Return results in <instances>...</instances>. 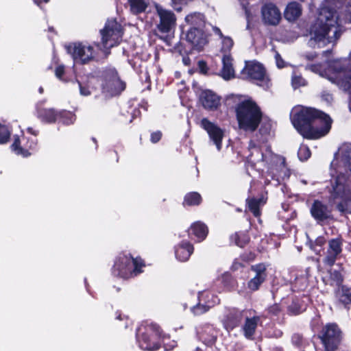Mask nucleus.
Segmentation results:
<instances>
[{
  "label": "nucleus",
  "instance_id": "4d7b16f0",
  "mask_svg": "<svg viewBox=\"0 0 351 351\" xmlns=\"http://www.w3.org/2000/svg\"><path fill=\"white\" fill-rule=\"evenodd\" d=\"M337 208L341 213H343L346 210V208H345V206H344L343 203L339 204L337 205Z\"/></svg>",
  "mask_w": 351,
  "mask_h": 351
},
{
  "label": "nucleus",
  "instance_id": "58836bf2",
  "mask_svg": "<svg viewBox=\"0 0 351 351\" xmlns=\"http://www.w3.org/2000/svg\"><path fill=\"white\" fill-rule=\"evenodd\" d=\"M10 129L6 125L0 123V144L6 143L10 138Z\"/></svg>",
  "mask_w": 351,
  "mask_h": 351
},
{
  "label": "nucleus",
  "instance_id": "a878e982",
  "mask_svg": "<svg viewBox=\"0 0 351 351\" xmlns=\"http://www.w3.org/2000/svg\"><path fill=\"white\" fill-rule=\"evenodd\" d=\"M223 67L220 75L225 80H229L234 77V70L232 66V58L229 54H225L222 58Z\"/></svg>",
  "mask_w": 351,
  "mask_h": 351
},
{
  "label": "nucleus",
  "instance_id": "72a5a7b5",
  "mask_svg": "<svg viewBox=\"0 0 351 351\" xmlns=\"http://www.w3.org/2000/svg\"><path fill=\"white\" fill-rule=\"evenodd\" d=\"M247 202L249 210L253 213V215L255 217H258L261 214L259 210L260 206L264 204L262 199L252 198L248 199Z\"/></svg>",
  "mask_w": 351,
  "mask_h": 351
},
{
  "label": "nucleus",
  "instance_id": "338daca9",
  "mask_svg": "<svg viewBox=\"0 0 351 351\" xmlns=\"http://www.w3.org/2000/svg\"><path fill=\"white\" fill-rule=\"evenodd\" d=\"M195 351H202V350H201V349H199V348H197L195 350Z\"/></svg>",
  "mask_w": 351,
  "mask_h": 351
},
{
  "label": "nucleus",
  "instance_id": "aec40b11",
  "mask_svg": "<svg viewBox=\"0 0 351 351\" xmlns=\"http://www.w3.org/2000/svg\"><path fill=\"white\" fill-rule=\"evenodd\" d=\"M200 101L204 108L216 110L221 104L220 97L210 90H204L200 95Z\"/></svg>",
  "mask_w": 351,
  "mask_h": 351
},
{
  "label": "nucleus",
  "instance_id": "bb28decb",
  "mask_svg": "<svg viewBox=\"0 0 351 351\" xmlns=\"http://www.w3.org/2000/svg\"><path fill=\"white\" fill-rule=\"evenodd\" d=\"M207 234V227L200 221L193 223L189 230V234L194 235L199 241L204 240Z\"/></svg>",
  "mask_w": 351,
  "mask_h": 351
},
{
  "label": "nucleus",
  "instance_id": "9b49d317",
  "mask_svg": "<svg viewBox=\"0 0 351 351\" xmlns=\"http://www.w3.org/2000/svg\"><path fill=\"white\" fill-rule=\"evenodd\" d=\"M243 76L255 81L257 85L267 89L270 86V80L263 66L258 62L250 61L245 63L242 71Z\"/></svg>",
  "mask_w": 351,
  "mask_h": 351
},
{
  "label": "nucleus",
  "instance_id": "864d4df0",
  "mask_svg": "<svg viewBox=\"0 0 351 351\" xmlns=\"http://www.w3.org/2000/svg\"><path fill=\"white\" fill-rule=\"evenodd\" d=\"M325 243V239L323 237H318L315 243L317 245L322 246Z\"/></svg>",
  "mask_w": 351,
  "mask_h": 351
},
{
  "label": "nucleus",
  "instance_id": "de8ad7c7",
  "mask_svg": "<svg viewBox=\"0 0 351 351\" xmlns=\"http://www.w3.org/2000/svg\"><path fill=\"white\" fill-rule=\"evenodd\" d=\"M275 59H276L277 66L278 68L284 67L285 62H284L283 60L281 58L280 54L277 52L276 53V55H275Z\"/></svg>",
  "mask_w": 351,
  "mask_h": 351
},
{
  "label": "nucleus",
  "instance_id": "13d9d810",
  "mask_svg": "<svg viewBox=\"0 0 351 351\" xmlns=\"http://www.w3.org/2000/svg\"><path fill=\"white\" fill-rule=\"evenodd\" d=\"M27 131L28 132H29L30 134H33L34 136V137L36 138V136L38 134V131L36 130H34V129L32 128H28L27 129Z\"/></svg>",
  "mask_w": 351,
  "mask_h": 351
},
{
  "label": "nucleus",
  "instance_id": "39448f33",
  "mask_svg": "<svg viewBox=\"0 0 351 351\" xmlns=\"http://www.w3.org/2000/svg\"><path fill=\"white\" fill-rule=\"evenodd\" d=\"M140 328L137 332V339L139 347L145 350L153 351L159 348L160 343H163L165 350H171L176 346V342L172 341L169 344L166 341L169 340V337L162 336V332L158 325L151 324L146 326L145 332Z\"/></svg>",
  "mask_w": 351,
  "mask_h": 351
},
{
  "label": "nucleus",
  "instance_id": "423d86ee",
  "mask_svg": "<svg viewBox=\"0 0 351 351\" xmlns=\"http://www.w3.org/2000/svg\"><path fill=\"white\" fill-rule=\"evenodd\" d=\"M145 264L142 259L134 258L130 254H120L116 259L112 268L114 276L128 279L141 274Z\"/></svg>",
  "mask_w": 351,
  "mask_h": 351
},
{
  "label": "nucleus",
  "instance_id": "393cba45",
  "mask_svg": "<svg viewBox=\"0 0 351 351\" xmlns=\"http://www.w3.org/2000/svg\"><path fill=\"white\" fill-rule=\"evenodd\" d=\"M60 110L54 108H43L37 110L38 117L45 123H51L59 121Z\"/></svg>",
  "mask_w": 351,
  "mask_h": 351
},
{
  "label": "nucleus",
  "instance_id": "0e129e2a",
  "mask_svg": "<svg viewBox=\"0 0 351 351\" xmlns=\"http://www.w3.org/2000/svg\"><path fill=\"white\" fill-rule=\"evenodd\" d=\"M39 93H43V88L42 87H40V88H39Z\"/></svg>",
  "mask_w": 351,
  "mask_h": 351
},
{
  "label": "nucleus",
  "instance_id": "4c0bfd02",
  "mask_svg": "<svg viewBox=\"0 0 351 351\" xmlns=\"http://www.w3.org/2000/svg\"><path fill=\"white\" fill-rule=\"evenodd\" d=\"M206 332H208L210 335L209 337H206L205 336V334H203L201 336V339L204 341V342L208 345L211 346L213 345L216 340V332L211 328H208L206 330Z\"/></svg>",
  "mask_w": 351,
  "mask_h": 351
},
{
  "label": "nucleus",
  "instance_id": "20e7f679",
  "mask_svg": "<svg viewBox=\"0 0 351 351\" xmlns=\"http://www.w3.org/2000/svg\"><path fill=\"white\" fill-rule=\"evenodd\" d=\"M239 102L235 106V113L240 129L254 132L258 128L262 112L256 103L247 96H239Z\"/></svg>",
  "mask_w": 351,
  "mask_h": 351
},
{
  "label": "nucleus",
  "instance_id": "ea45409f",
  "mask_svg": "<svg viewBox=\"0 0 351 351\" xmlns=\"http://www.w3.org/2000/svg\"><path fill=\"white\" fill-rule=\"evenodd\" d=\"M193 0H171V6L177 12H181L183 6L188 5Z\"/></svg>",
  "mask_w": 351,
  "mask_h": 351
},
{
  "label": "nucleus",
  "instance_id": "79ce46f5",
  "mask_svg": "<svg viewBox=\"0 0 351 351\" xmlns=\"http://www.w3.org/2000/svg\"><path fill=\"white\" fill-rule=\"evenodd\" d=\"M221 39H222L221 50L223 52L230 51V50L232 49L233 44H234L232 39L229 36H223V38H221Z\"/></svg>",
  "mask_w": 351,
  "mask_h": 351
},
{
  "label": "nucleus",
  "instance_id": "c756f323",
  "mask_svg": "<svg viewBox=\"0 0 351 351\" xmlns=\"http://www.w3.org/2000/svg\"><path fill=\"white\" fill-rule=\"evenodd\" d=\"M130 11L135 14L145 12L149 4V0H128Z\"/></svg>",
  "mask_w": 351,
  "mask_h": 351
},
{
  "label": "nucleus",
  "instance_id": "c03bdc74",
  "mask_svg": "<svg viewBox=\"0 0 351 351\" xmlns=\"http://www.w3.org/2000/svg\"><path fill=\"white\" fill-rule=\"evenodd\" d=\"M339 301L347 305L351 304V293L349 291H342L341 295H339Z\"/></svg>",
  "mask_w": 351,
  "mask_h": 351
},
{
  "label": "nucleus",
  "instance_id": "cd10ccee",
  "mask_svg": "<svg viewBox=\"0 0 351 351\" xmlns=\"http://www.w3.org/2000/svg\"><path fill=\"white\" fill-rule=\"evenodd\" d=\"M342 180L341 178L338 177L332 185L333 191L332 195L334 199L341 198L346 199L348 198V191Z\"/></svg>",
  "mask_w": 351,
  "mask_h": 351
},
{
  "label": "nucleus",
  "instance_id": "09e8293b",
  "mask_svg": "<svg viewBox=\"0 0 351 351\" xmlns=\"http://www.w3.org/2000/svg\"><path fill=\"white\" fill-rule=\"evenodd\" d=\"M64 68L63 66H58L56 69V71H55V73H56V76L60 79V80H62V76L64 73Z\"/></svg>",
  "mask_w": 351,
  "mask_h": 351
},
{
  "label": "nucleus",
  "instance_id": "f257e3e1",
  "mask_svg": "<svg viewBox=\"0 0 351 351\" xmlns=\"http://www.w3.org/2000/svg\"><path fill=\"white\" fill-rule=\"evenodd\" d=\"M343 23H351V2L325 0L320 5L316 20L308 30V46L322 48L335 43L341 36Z\"/></svg>",
  "mask_w": 351,
  "mask_h": 351
},
{
  "label": "nucleus",
  "instance_id": "f704fd0d",
  "mask_svg": "<svg viewBox=\"0 0 351 351\" xmlns=\"http://www.w3.org/2000/svg\"><path fill=\"white\" fill-rule=\"evenodd\" d=\"M231 240L234 241L237 245L243 247L248 243L250 238L246 233L239 232L232 235Z\"/></svg>",
  "mask_w": 351,
  "mask_h": 351
},
{
  "label": "nucleus",
  "instance_id": "dca6fc26",
  "mask_svg": "<svg viewBox=\"0 0 351 351\" xmlns=\"http://www.w3.org/2000/svg\"><path fill=\"white\" fill-rule=\"evenodd\" d=\"M261 16L263 23L268 25H278L282 19L281 12L273 3H267L261 8Z\"/></svg>",
  "mask_w": 351,
  "mask_h": 351
},
{
  "label": "nucleus",
  "instance_id": "5701e85b",
  "mask_svg": "<svg viewBox=\"0 0 351 351\" xmlns=\"http://www.w3.org/2000/svg\"><path fill=\"white\" fill-rule=\"evenodd\" d=\"M302 14V5L296 1L289 3L284 10V17L289 22L296 21Z\"/></svg>",
  "mask_w": 351,
  "mask_h": 351
},
{
  "label": "nucleus",
  "instance_id": "774afa93",
  "mask_svg": "<svg viewBox=\"0 0 351 351\" xmlns=\"http://www.w3.org/2000/svg\"><path fill=\"white\" fill-rule=\"evenodd\" d=\"M225 277L228 278H229V277H230V276H229L228 274H226V275H225Z\"/></svg>",
  "mask_w": 351,
  "mask_h": 351
},
{
  "label": "nucleus",
  "instance_id": "4468645a",
  "mask_svg": "<svg viewBox=\"0 0 351 351\" xmlns=\"http://www.w3.org/2000/svg\"><path fill=\"white\" fill-rule=\"evenodd\" d=\"M156 12L159 16L160 21L157 25L158 29L162 33H168L176 26V16L175 14L169 10L163 8L157 5Z\"/></svg>",
  "mask_w": 351,
  "mask_h": 351
},
{
  "label": "nucleus",
  "instance_id": "6e6d98bb",
  "mask_svg": "<svg viewBox=\"0 0 351 351\" xmlns=\"http://www.w3.org/2000/svg\"><path fill=\"white\" fill-rule=\"evenodd\" d=\"M213 30H214V32H215L216 34L219 35V36L221 38L223 37V35L222 34V33H221V30H220V29H219V28H218V27H214V28H213Z\"/></svg>",
  "mask_w": 351,
  "mask_h": 351
},
{
  "label": "nucleus",
  "instance_id": "7ed1b4c3",
  "mask_svg": "<svg viewBox=\"0 0 351 351\" xmlns=\"http://www.w3.org/2000/svg\"><path fill=\"white\" fill-rule=\"evenodd\" d=\"M346 58L338 59L327 63V68L322 64H308L306 69L326 77L339 88L350 95L349 108L351 112V65Z\"/></svg>",
  "mask_w": 351,
  "mask_h": 351
},
{
  "label": "nucleus",
  "instance_id": "a18cd8bd",
  "mask_svg": "<svg viewBox=\"0 0 351 351\" xmlns=\"http://www.w3.org/2000/svg\"><path fill=\"white\" fill-rule=\"evenodd\" d=\"M292 343L296 346H300L302 341V337L298 334H295L292 336Z\"/></svg>",
  "mask_w": 351,
  "mask_h": 351
},
{
  "label": "nucleus",
  "instance_id": "b1692460",
  "mask_svg": "<svg viewBox=\"0 0 351 351\" xmlns=\"http://www.w3.org/2000/svg\"><path fill=\"white\" fill-rule=\"evenodd\" d=\"M193 252V245L188 241H182L175 247L176 258L180 262H185Z\"/></svg>",
  "mask_w": 351,
  "mask_h": 351
},
{
  "label": "nucleus",
  "instance_id": "e2e57ef3",
  "mask_svg": "<svg viewBox=\"0 0 351 351\" xmlns=\"http://www.w3.org/2000/svg\"><path fill=\"white\" fill-rule=\"evenodd\" d=\"M243 258L245 262H247V261H249L252 260L253 258L252 257V258H247V259H245V258Z\"/></svg>",
  "mask_w": 351,
  "mask_h": 351
},
{
  "label": "nucleus",
  "instance_id": "9d476101",
  "mask_svg": "<svg viewBox=\"0 0 351 351\" xmlns=\"http://www.w3.org/2000/svg\"><path fill=\"white\" fill-rule=\"evenodd\" d=\"M319 337L326 351H336L342 340V332L336 324L330 323L322 328Z\"/></svg>",
  "mask_w": 351,
  "mask_h": 351
},
{
  "label": "nucleus",
  "instance_id": "473e14b6",
  "mask_svg": "<svg viewBox=\"0 0 351 351\" xmlns=\"http://www.w3.org/2000/svg\"><path fill=\"white\" fill-rule=\"evenodd\" d=\"M201 201V195L198 193L192 192L185 195L183 204L187 206H196L199 205Z\"/></svg>",
  "mask_w": 351,
  "mask_h": 351
},
{
  "label": "nucleus",
  "instance_id": "6e6552de",
  "mask_svg": "<svg viewBox=\"0 0 351 351\" xmlns=\"http://www.w3.org/2000/svg\"><path fill=\"white\" fill-rule=\"evenodd\" d=\"M98 49L103 51L99 44L88 43H75L67 47V51L71 54L74 62L81 64H87L96 60Z\"/></svg>",
  "mask_w": 351,
  "mask_h": 351
},
{
  "label": "nucleus",
  "instance_id": "e433bc0d",
  "mask_svg": "<svg viewBox=\"0 0 351 351\" xmlns=\"http://www.w3.org/2000/svg\"><path fill=\"white\" fill-rule=\"evenodd\" d=\"M307 82L300 75L293 73L291 77V85L294 89L298 88L302 86H305Z\"/></svg>",
  "mask_w": 351,
  "mask_h": 351
},
{
  "label": "nucleus",
  "instance_id": "f3484780",
  "mask_svg": "<svg viewBox=\"0 0 351 351\" xmlns=\"http://www.w3.org/2000/svg\"><path fill=\"white\" fill-rule=\"evenodd\" d=\"M342 252V243L339 239L329 241L328 247L325 253L323 262L328 266H332L335 261L341 256Z\"/></svg>",
  "mask_w": 351,
  "mask_h": 351
},
{
  "label": "nucleus",
  "instance_id": "f8f14e48",
  "mask_svg": "<svg viewBox=\"0 0 351 351\" xmlns=\"http://www.w3.org/2000/svg\"><path fill=\"white\" fill-rule=\"evenodd\" d=\"M104 79L103 91L109 93L110 95L119 94L125 89L124 82L120 80L114 68H110L106 71Z\"/></svg>",
  "mask_w": 351,
  "mask_h": 351
},
{
  "label": "nucleus",
  "instance_id": "37998d69",
  "mask_svg": "<svg viewBox=\"0 0 351 351\" xmlns=\"http://www.w3.org/2000/svg\"><path fill=\"white\" fill-rule=\"evenodd\" d=\"M331 279L337 284L339 285L342 280L343 277L340 271L337 270H330V271Z\"/></svg>",
  "mask_w": 351,
  "mask_h": 351
},
{
  "label": "nucleus",
  "instance_id": "6ab92c4d",
  "mask_svg": "<svg viewBox=\"0 0 351 351\" xmlns=\"http://www.w3.org/2000/svg\"><path fill=\"white\" fill-rule=\"evenodd\" d=\"M252 270L256 273V275L247 283V288L251 291L258 290L261 285L265 281L266 278L265 267L263 265H256L252 267Z\"/></svg>",
  "mask_w": 351,
  "mask_h": 351
},
{
  "label": "nucleus",
  "instance_id": "a211bd4d",
  "mask_svg": "<svg viewBox=\"0 0 351 351\" xmlns=\"http://www.w3.org/2000/svg\"><path fill=\"white\" fill-rule=\"evenodd\" d=\"M186 38L198 51L202 49L207 43L206 36L201 28L191 27L188 30Z\"/></svg>",
  "mask_w": 351,
  "mask_h": 351
},
{
  "label": "nucleus",
  "instance_id": "412c9836",
  "mask_svg": "<svg viewBox=\"0 0 351 351\" xmlns=\"http://www.w3.org/2000/svg\"><path fill=\"white\" fill-rule=\"evenodd\" d=\"M241 319L242 312L235 308H231L226 312L223 322L227 330H232L239 324Z\"/></svg>",
  "mask_w": 351,
  "mask_h": 351
},
{
  "label": "nucleus",
  "instance_id": "bf43d9fd",
  "mask_svg": "<svg viewBox=\"0 0 351 351\" xmlns=\"http://www.w3.org/2000/svg\"><path fill=\"white\" fill-rule=\"evenodd\" d=\"M182 61L185 65H188L190 63V59L186 57H184Z\"/></svg>",
  "mask_w": 351,
  "mask_h": 351
},
{
  "label": "nucleus",
  "instance_id": "7c9ffc66",
  "mask_svg": "<svg viewBox=\"0 0 351 351\" xmlns=\"http://www.w3.org/2000/svg\"><path fill=\"white\" fill-rule=\"evenodd\" d=\"M258 321V317H254L252 318H247L246 319L243 326V331L245 336L247 338L250 339L252 337L255 332Z\"/></svg>",
  "mask_w": 351,
  "mask_h": 351
},
{
  "label": "nucleus",
  "instance_id": "f03ea898",
  "mask_svg": "<svg viewBox=\"0 0 351 351\" xmlns=\"http://www.w3.org/2000/svg\"><path fill=\"white\" fill-rule=\"evenodd\" d=\"M292 124L304 138H319L328 133L332 120L326 114L303 106L293 107L290 113Z\"/></svg>",
  "mask_w": 351,
  "mask_h": 351
},
{
  "label": "nucleus",
  "instance_id": "0eeeda50",
  "mask_svg": "<svg viewBox=\"0 0 351 351\" xmlns=\"http://www.w3.org/2000/svg\"><path fill=\"white\" fill-rule=\"evenodd\" d=\"M250 154L248 156L249 161L253 165L262 164L267 165L268 169H272L277 164L284 165V160L279 156L274 155L269 146L264 143L256 145L251 141L249 145Z\"/></svg>",
  "mask_w": 351,
  "mask_h": 351
},
{
  "label": "nucleus",
  "instance_id": "a19ab883",
  "mask_svg": "<svg viewBox=\"0 0 351 351\" xmlns=\"http://www.w3.org/2000/svg\"><path fill=\"white\" fill-rule=\"evenodd\" d=\"M298 155L300 160H306L311 156L309 148L306 145H301L299 148Z\"/></svg>",
  "mask_w": 351,
  "mask_h": 351
},
{
  "label": "nucleus",
  "instance_id": "680f3d73",
  "mask_svg": "<svg viewBox=\"0 0 351 351\" xmlns=\"http://www.w3.org/2000/svg\"><path fill=\"white\" fill-rule=\"evenodd\" d=\"M315 57V54L306 55V58L308 60H313Z\"/></svg>",
  "mask_w": 351,
  "mask_h": 351
},
{
  "label": "nucleus",
  "instance_id": "49530a36",
  "mask_svg": "<svg viewBox=\"0 0 351 351\" xmlns=\"http://www.w3.org/2000/svg\"><path fill=\"white\" fill-rule=\"evenodd\" d=\"M161 136H162V134L160 132H153L151 134V141L152 143H156L160 140Z\"/></svg>",
  "mask_w": 351,
  "mask_h": 351
},
{
  "label": "nucleus",
  "instance_id": "69168bd1",
  "mask_svg": "<svg viewBox=\"0 0 351 351\" xmlns=\"http://www.w3.org/2000/svg\"><path fill=\"white\" fill-rule=\"evenodd\" d=\"M203 296H204V294H203V293H202V294H201L200 295H199V300H200V301H202V297H203Z\"/></svg>",
  "mask_w": 351,
  "mask_h": 351
},
{
  "label": "nucleus",
  "instance_id": "2eb2a0df",
  "mask_svg": "<svg viewBox=\"0 0 351 351\" xmlns=\"http://www.w3.org/2000/svg\"><path fill=\"white\" fill-rule=\"evenodd\" d=\"M201 126L206 131L210 140L216 146L217 149L220 151L222 147L224 130L216 123L210 121L206 118L202 119Z\"/></svg>",
  "mask_w": 351,
  "mask_h": 351
},
{
  "label": "nucleus",
  "instance_id": "4be33fe9",
  "mask_svg": "<svg viewBox=\"0 0 351 351\" xmlns=\"http://www.w3.org/2000/svg\"><path fill=\"white\" fill-rule=\"evenodd\" d=\"M311 214L315 220L321 221L330 217V211L326 205L315 200L311 206Z\"/></svg>",
  "mask_w": 351,
  "mask_h": 351
},
{
  "label": "nucleus",
  "instance_id": "3c124183",
  "mask_svg": "<svg viewBox=\"0 0 351 351\" xmlns=\"http://www.w3.org/2000/svg\"><path fill=\"white\" fill-rule=\"evenodd\" d=\"M243 266L244 265L242 263L239 262L238 259H236L232 265V269L233 270H238Z\"/></svg>",
  "mask_w": 351,
  "mask_h": 351
},
{
  "label": "nucleus",
  "instance_id": "2f4dec72",
  "mask_svg": "<svg viewBox=\"0 0 351 351\" xmlns=\"http://www.w3.org/2000/svg\"><path fill=\"white\" fill-rule=\"evenodd\" d=\"M206 302V305L201 304L200 303L198 304L197 305L193 306L191 311L195 315H201L206 312L212 306L218 304L219 302V300L217 297L213 296L212 301L208 300Z\"/></svg>",
  "mask_w": 351,
  "mask_h": 351
},
{
  "label": "nucleus",
  "instance_id": "5fc2aeb1",
  "mask_svg": "<svg viewBox=\"0 0 351 351\" xmlns=\"http://www.w3.org/2000/svg\"><path fill=\"white\" fill-rule=\"evenodd\" d=\"M280 311L278 306L275 305L269 308V311L276 314Z\"/></svg>",
  "mask_w": 351,
  "mask_h": 351
},
{
  "label": "nucleus",
  "instance_id": "1a4fd4ad",
  "mask_svg": "<svg viewBox=\"0 0 351 351\" xmlns=\"http://www.w3.org/2000/svg\"><path fill=\"white\" fill-rule=\"evenodd\" d=\"M100 33L101 35V47L106 56L110 48L120 43L123 36L122 27L115 19H109Z\"/></svg>",
  "mask_w": 351,
  "mask_h": 351
},
{
  "label": "nucleus",
  "instance_id": "ddd939ff",
  "mask_svg": "<svg viewBox=\"0 0 351 351\" xmlns=\"http://www.w3.org/2000/svg\"><path fill=\"white\" fill-rule=\"evenodd\" d=\"M37 148V139L35 137H15L11 145L12 151L17 155L27 157L31 155L30 151H35Z\"/></svg>",
  "mask_w": 351,
  "mask_h": 351
},
{
  "label": "nucleus",
  "instance_id": "8fccbe9b",
  "mask_svg": "<svg viewBox=\"0 0 351 351\" xmlns=\"http://www.w3.org/2000/svg\"><path fill=\"white\" fill-rule=\"evenodd\" d=\"M198 66L202 73L206 74L207 73L208 68L206 62H204V61H199L198 62Z\"/></svg>",
  "mask_w": 351,
  "mask_h": 351
},
{
  "label": "nucleus",
  "instance_id": "603ef678",
  "mask_svg": "<svg viewBox=\"0 0 351 351\" xmlns=\"http://www.w3.org/2000/svg\"><path fill=\"white\" fill-rule=\"evenodd\" d=\"M80 90L82 95L87 96L90 94L89 90L87 88L82 87L81 84H80Z\"/></svg>",
  "mask_w": 351,
  "mask_h": 351
},
{
  "label": "nucleus",
  "instance_id": "c9c22d12",
  "mask_svg": "<svg viewBox=\"0 0 351 351\" xmlns=\"http://www.w3.org/2000/svg\"><path fill=\"white\" fill-rule=\"evenodd\" d=\"M59 121L65 125H70L75 122V116L69 111L60 110Z\"/></svg>",
  "mask_w": 351,
  "mask_h": 351
},
{
  "label": "nucleus",
  "instance_id": "052dcab7",
  "mask_svg": "<svg viewBox=\"0 0 351 351\" xmlns=\"http://www.w3.org/2000/svg\"><path fill=\"white\" fill-rule=\"evenodd\" d=\"M34 2L38 5V6H40V4L41 3V1H43V2H45V3H47L49 0H33Z\"/></svg>",
  "mask_w": 351,
  "mask_h": 351
},
{
  "label": "nucleus",
  "instance_id": "c85d7f7f",
  "mask_svg": "<svg viewBox=\"0 0 351 351\" xmlns=\"http://www.w3.org/2000/svg\"><path fill=\"white\" fill-rule=\"evenodd\" d=\"M185 22L192 27L200 28L204 24V16L200 12H193L186 16Z\"/></svg>",
  "mask_w": 351,
  "mask_h": 351
}]
</instances>
